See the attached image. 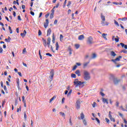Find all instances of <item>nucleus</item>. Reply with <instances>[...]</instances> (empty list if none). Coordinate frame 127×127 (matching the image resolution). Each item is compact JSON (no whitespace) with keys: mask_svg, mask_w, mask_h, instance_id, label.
Wrapping results in <instances>:
<instances>
[{"mask_svg":"<svg viewBox=\"0 0 127 127\" xmlns=\"http://www.w3.org/2000/svg\"><path fill=\"white\" fill-rule=\"evenodd\" d=\"M101 18L102 19L101 24H102V25L103 26H106L109 25V22H105L106 20V17L104 15H103V13H101Z\"/></svg>","mask_w":127,"mask_h":127,"instance_id":"3","label":"nucleus"},{"mask_svg":"<svg viewBox=\"0 0 127 127\" xmlns=\"http://www.w3.org/2000/svg\"><path fill=\"white\" fill-rule=\"evenodd\" d=\"M51 29L49 28L48 30H47V36H49V35H50L51 34Z\"/></svg>","mask_w":127,"mask_h":127,"instance_id":"16","label":"nucleus"},{"mask_svg":"<svg viewBox=\"0 0 127 127\" xmlns=\"http://www.w3.org/2000/svg\"><path fill=\"white\" fill-rule=\"evenodd\" d=\"M30 14H31V15H33V16H34V12L31 11L30 12Z\"/></svg>","mask_w":127,"mask_h":127,"instance_id":"62","label":"nucleus"},{"mask_svg":"<svg viewBox=\"0 0 127 127\" xmlns=\"http://www.w3.org/2000/svg\"><path fill=\"white\" fill-rule=\"evenodd\" d=\"M120 38H115V40L116 42H119Z\"/></svg>","mask_w":127,"mask_h":127,"instance_id":"55","label":"nucleus"},{"mask_svg":"<svg viewBox=\"0 0 127 127\" xmlns=\"http://www.w3.org/2000/svg\"><path fill=\"white\" fill-rule=\"evenodd\" d=\"M26 49H24L23 50V52H22V53H23V54H24L25 53H26Z\"/></svg>","mask_w":127,"mask_h":127,"instance_id":"49","label":"nucleus"},{"mask_svg":"<svg viewBox=\"0 0 127 127\" xmlns=\"http://www.w3.org/2000/svg\"><path fill=\"white\" fill-rule=\"evenodd\" d=\"M59 50V44L58 42H56V50L58 51Z\"/></svg>","mask_w":127,"mask_h":127,"instance_id":"21","label":"nucleus"},{"mask_svg":"<svg viewBox=\"0 0 127 127\" xmlns=\"http://www.w3.org/2000/svg\"><path fill=\"white\" fill-rule=\"evenodd\" d=\"M46 55L47 56H50V57H52V55H51L50 53H47L46 54Z\"/></svg>","mask_w":127,"mask_h":127,"instance_id":"43","label":"nucleus"},{"mask_svg":"<svg viewBox=\"0 0 127 127\" xmlns=\"http://www.w3.org/2000/svg\"><path fill=\"white\" fill-rule=\"evenodd\" d=\"M102 102H103V103L104 104L107 103V105H108V104H109V102L108 101V99L104 98H102Z\"/></svg>","mask_w":127,"mask_h":127,"instance_id":"15","label":"nucleus"},{"mask_svg":"<svg viewBox=\"0 0 127 127\" xmlns=\"http://www.w3.org/2000/svg\"><path fill=\"white\" fill-rule=\"evenodd\" d=\"M90 62L85 63L83 64V68H86L88 66V64H89Z\"/></svg>","mask_w":127,"mask_h":127,"instance_id":"26","label":"nucleus"},{"mask_svg":"<svg viewBox=\"0 0 127 127\" xmlns=\"http://www.w3.org/2000/svg\"><path fill=\"white\" fill-rule=\"evenodd\" d=\"M49 24V20L48 19L46 20V22L44 24V26L45 28H47L48 25Z\"/></svg>","mask_w":127,"mask_h":127,"instance_id":"9","label":"nucleus"},{"mask_svg":"<svg viewBox=\"0 0 127 127\" xmlns=\"http://www.w3.org/2000/svg\"><path fill=\"white\" fill-rule=\"evenodd\" d=\"M114 23L116 24V25H117V26H120V24H119V22H118L117 20H114Z\"/></svg>","mask_w":127,"mask_h":127,"instance_id":"31","label":"nucleus"},{"mask_svg":"<svg viewBox=\"0 0 127 127\" xmlns=\"http://www.w3.org/2000/svg\"><path fill=\"white\" fill-rule=\"evenodd\" d=\"M97 106V103L96 102H93V104H92L93 108H95Z\"/></svg>","mask_w":127,"mask_h":127,"instance_id":"47","label":"nucleus"},{"mask_svg":"<svg viewBox=\"0 0 127 127\" xmlns=\"http://www.w3.org/2000/svg\"><path fill=\"white\" fill-rule=\"evenodd\" d=\"M17 19L18 20L21 21V18H20V16L18 15L17 16Z\"/></svg>","mask_w":127,"mask_h":127,"instance_id":"59","label":"nucleus"},{"mask_svg":"<svg viewBox=\"0 0 127 127\" xmlns=\"http://www.w3.org/2000/svg\"><path fill=\"white\" fill-rule=\"evenodd\" d=\"M60 114L61 115V116H62V117H64V118H65V114L64 113L60 112Z\"/></svg>","mask_w":127,"mask_h":127,"instance_id":"45","label":"nucleus"},{"mask_svg":"<svg viewBox=\"0 0 127 127\" xmlns=\"http://www.w3.org/2000/svg\"><path fill=\"white\" fill-rule=\"evenodd\" d=\"M122 52H123V53H125V54H127V50L122 51Z\"/></svg>","mask_w":127,"mask_h":127,"instance_id":"63","label":"nucleus"},{"mask_svg":"<svg viewBox=\"0 0 127 127\" xmlns=\"http://www.w3.org/2000/svg\"><path fill=\"white\" fill-rule=\"evenodd\" d=\"M76 105H80L81 104V100L78 99L76 102Z\"/></svg>","mask_w":127,"mask_h":127,"instance_id":"28","label":"nucleus"},{"mask_svg":"<svg viewBox=\"0 0 127 127\" xmlns=\"http://www.w3.org/2000/svg\"><path fill=\"white\" fill-rule=\"evenodd\" d=\"M119 20H122L123 21H126V20H127V17H124L122 18H119Z\"/></svg>","mask_w":127,"mask_h":127,"instance_id":"24","label":"nucleus"},{"mask_svg":"<svg viewBox=\"0 0 127 127\" xmlns=\"http://www.w3.org/2000/svg\"><path fill=\"white\" fill-rule=\"evenodd\" d=\"M100 95H101V96H102V97H104L105 94H104V93H103L102 92H100Z\"/></svg>","mask_w":127,"mask_h":127,"instance_id":"53","label":"nucleus"},{"mask_svg":"<svg viewBox=\"0 0 127 127\" xmlns=\"http://www.w3.org/2000/svg\"><path fill=\"white\" fill-rule=\"evenodd\" d=\"M87 43L88 44H92L93 43V38L91 36L88 38L87 39Z\"/></svg>","mask_w":127,"mask_h":127,"instance_id":"6","label":"nucleus"},{"mask_svg":"<svg viewBox=\"0 0 127 127\" xmlns=\"http://www.w3.org/2000/svg\"><path fill=\"white\" fill-rule=\"evenodd\" d=\"M38 35H39V36H40V35H42V32H41V30H39Z\"/></svg>","mask_w":127,"mask_h":127,"instance_id":"41","label":"nucleus"},{"mask_svg":"<svg viewBox=\"0 0 127 127\" xmlns=\"http://www.w3.org/2000/svg\"><path fill=\"white\" fill-rule=\"evenodd\" d=\"M57 22H58V21L57 19L55 20L54 22V25H56V24H57Z\"/></svg>","mask_w":127,"mask_h":127,"instance_id":"51","label":"nucleus"},{"mask_svg":"<svg viewBox=\"0 0 127 127\" xmlns=\"http://www.w3.org/2000/svg\"><path fill=\"white\" fill-rule=\"evenodd\" d=\"M17 88H18V90H21V88H20V86L19 85V78L17 79Z\"/></svg>","mask_w":127,"mask_h":127,"instance_id":"12","label":"nucleus"},{"mask_svg":"<svg viewBox=\"0 0 127 127\" xmlns=\"http://www.w3.org/2000/svg\"><path fill=\"white\" fill-rule=\"evenodd\" d=\"M20 112H21V106L19 107V108L17 109V113H19Z\"/></svg>","mask_w":127,"mask_h":127,"instance_id":"35","label":"nucleus"},{"mask_svg":"<svg viewBox=\"0 0 127 127\" xmlns=\"http://www.w3.org/2000/svg\"><path fill=\"white\" fill-rule=\"evenodd\" d=\"M73 83L75 88H77L78 87H80V88H83L85 86L84 84H86V82H81L79 81L78 79H74L73 81Z\"/></svg>","mask_w":127,"mask_h":127,"instance_id":"1","label":"nucleus"},{"mask_svg":"<svg viewBox=\"0 0 127 127\" xmlns=\"http://www.w3.org/2000/svg\"><path fill=\"white\" fill-rule=\"evenodd\" d=\"M2 51H3V50H2V48L0 47V53H2Z\"/></svg>","mask_w":127,"mask_h":127,"instance_id":"57","label":"nucleus"},{"mask_svg":"<svg viewBox=\"0 0 127 127\" xmlns=\"http://www.w3.org/2000/svg\"><path fill=\"white\" fill-rule=\"evenodd\" d=\"M43 42L44 43V46L46 47V40H45L44 39H43Z\"/></svg>","mask_w":127,"mask_h":127,"instance_id":"33","label":"nucleus"},{"mask_svg":"<svg viewBox=\"0 0 127 127\" xmlns=\"http://www.w3.org/2000/svg\"><path fill=\"white\" fill-rule=\"evenodd\" d=\"M120 45H121L123 48H125V49H127V45H125V44L121 43Z\"/></svg>","mask_w":127,"mask_h":127,"instance_id":"13","label":"nucleus"},{"mask_svg":"<svg viewBox=\"0 0 127 127\" xmlns=\"http://www.w3.org/2000/svg\"><path fill=\"white\" fill-rule=\"evenodd\" d=\"M107 34H105V33H103L102 35V37H103V38H104V39H105V40H108V39H107Z\"/></svg>","mask_w":127,"mask_h":127,"instance_id":"20","label":"nucleus"},{"mask_svg":"<svg viewBox=\"0 0 127 127\" xmlns=\"http://www.w3.org/2000/svg\"><path fill=\"white\" fill-rule=\"evenodd\" d=\"M24 99H25L24 96H22V102H23V104H25V103H26V101H25V100Z\"/></svg>","mask_w":127,"mask_h":127,"instance_id":"29","label":"nucleus"},{"mask_svg":"<svg viewBox=\"0 0 127 127\" xmlns=\"http://www.w3.org/2000/svg\"><path fill=\"white\" fill-rule=\"evenodd\" d=\"M83 39H85L84 35H81L78 36V40H83Z\"/></svg>","mask_w":127,"mask_h":127,"instance_id":"11","label":"nucleus"},{"mask_svg":"<svg viewBox=\"0 0 127 127\" xmlns=\"http://www.w3.org/2000/svg\"><path fill=\"white\" fill-rule=\"evenodd\" d=\"M76 69H77V65H74L73 67V71H74V70H76Z\"/></svg>","mask_w":127,"mask_h":127,"instance_id":"54","label":"nucleus"},{"mask_svg":"<svg viewBox=\"0 0 127 127\" xmlns=\"http://www.w3.org/2000/svg\"><path fill=\"white\" fill-rule=\"evenodd\" d=\"M71 5V1H68L67 2V6H69Z\"/></svg>","mask_w":127,"mask_h":127,"instance_id":"52","label":"nucleus"},{"mask_svg":"<svg viewBox=\"0 0 127 127\" xmlns=\"http://www.w3.org/2000/svg\"><path fill=\"white\" fill-rule=\"evenodd\" d=\"M63 38H64L63 35L61 34L60 36V41L63 42Z\"/></svg>","mask_w":127,"mask_h":127,"instance_id":"25","label":"nucleus"},{"mask_svg":"<svg viewBox=\"0 0 127 127\" xmlns=\"http://www.w3.org/2000/svg\"><path fill=\"white\" fill-rule=\"evenodd\" d=\"M56 99V96L53 97L50 100V103H52V101H54V100H55Z\"/></svg>","mask_w":127,"mask_h":127,"instance_id":"27","label":"nucleus"},{"mask_svg":"<svg viewBox=\"0 0 127 127\" xmlns=\"http://www.w3.org/2000/svg\"><path fill=\"white\" fill-rule=\"evenodd\" d=\"M80 108V104H76V109H77V110H79Z\"/></svg>","mask_w":127,"mask_h":127,"instance_id":"38","label":"nucleus"},{"mask_svg":"<svg viewBox=\"0 0 127 127\" xmlns=\"http://www.w3.org/2000/svg\"><path fill=\"white\" fill-rule=\"evenodd\" d=\"M120 108L122 109V111L126 112V109H125L123 106H121Z\"/></svg>","mask_w":127,"mask_h":127,"instance_id":"56","label":"nucleus"},{"mask_svg":"<svg viewBox=\"0 0 127 127\" xmlns=\"http://www.w3.org/2000/svg\"><path fill=\"white\" fill-rule=\"evenodd\" d=\"M72 89H70L67 94V96H70V95H71V94H72Z\"/></svg>","mask_w":127,"mask_h":127,"instance_id":"44","label":"nucleus"},{"mask_svg":"<svg viewBox=\"0 0 127 127\" xmlns=\"http://www.w3.org/2000/svg\"><path fill=\"white\" fill-rule=\"evenodd\" d=\"M75 47L76 49H78V48L80 47V45L79 44H75Z\"/></svg>","mask_w":127,"mask_h":127,"instance_id":"39","label":"nucleus"},{"mask_svg":"<svg viewBox=\"0 0 127 127\" xmlns=\"http://www.w3.org/2000/svg\"><path fill=\"white\" fill-rule=\"evenodd\" d=\"M69 124H70V126H72V121L71 120V118H70V119H69Z\"/></svg>","mask_w":127,"mask_h":127,"instance_id":"61","label":"nucleus"},{"mask_svg":"<svg viewBox=\"0 0 127 127\" xmlns=\"http://www.w3.org/2000/svg\"><path fill=\"white\" fill-rule=\"evenodd\" d=\"M110 54H111V56H113V57L117 56V54L114 51H111L110 52Z\"/></svg>","mask_w":127,"mask_h":127,"instance_id":"17","label":"nucleus"},{"mask_svg":"<svg viewBox=\"0 0 127 127\" xmlns=\"http://www.w3.org/2000/svg\"><path fill=\"white\" fill-rule=\"evenodd\" d=\"M95 120L97 122L98 124H100L101 122H100V120H99L98 118H95Z\"/></svg>","mask_w":127,"mask_h":127,"instance_id":"46","label":"nucleus"},{"mask_svg":"<svg viewBox=\"0 0 127 127\" xmlns=\"http://www.w3.org/2000/svg\"><path fill=\"white\" fill-rule=\"evenodd\" d=\"M59 6V3H58L56 5V6H54L52 9L54 10L55 8H58V7Z\"/></svg>","mask_w":127,"mask_h":127,"instance_id":"32","label":"nucleus"},{"mask_svg":"<svg viewBox=\"0 0 127 127\" xmlns=\"http://www.w3.org/2000/svg\"><path fill=\"white\" fill-rule=\"evenodd\" d=\"M105 121L107 124H110V120L108 118H105Z\"/></svg>","mask_w":127,"mask_h":127,"instance_id":"42","label":"nucleus"},{"mask_svg":"<svg viewBox=\"0 0 127 127\" xmlns=\"http://www.w3.org/2000/svg\"><path fill=\"white\" fill-rule=\"evenodd\" d=\"M55 11V10L54 9H52L51 10V13L50 15V19H52V18H53L54 17V12Z\"/></svg>","mask_w":127,"mask_h":127,"instance_id":"8","label":"nucleus"},{"mask_svg":"<svg viewBox=\"0 0 127 127\" xmlns=\"http://www.w3.org/2000/svg\"><path fill=\"white\" fill-rule=\"evenodd\" d=\"M24 118L25 120H26V119H27V117L26 116V112H24Z\"/></svg>","mask_w":127,"mask_h":127,"instance_id":"40","label":"nucleus"},{"mask_svg":"<svg viewBox=\"0 0 127 127\" xmlns=\"http://www.w3.org/2000/svg\"><path fill=\"white\" fill-rule=\"evenodd\" d=\"M51 76H50L51 81L53 80V77H54V69H52L51 71Z\"/></svg>","mask_w":127,"mask_h":127,"instance_id":"7","label":"nucleus"},{"mask_svg":"<svg viewBox=\"0 0 127 127\" xmlns=\"http://www.w3.org/2000/svg\"><path fill=\"white\" fill-rule=\"evenodd\" d=\"M109 118L110 120V121H111V122H113V123H115L116 122V119H115V118H113V116H112V112L109 111Z\"/></svg>","mask_w":127,"mask_h":127,"instance_id":"4","label":"nucleus"},{"mask_svg":"<svg viewBox=\"0 0 127 127\" xmlns=\"http://www.w3.org/2000/svg\"><path fill=\"white\" fill-rule=\"evenodd\" d=\"M83 79L85 81H88L91 79V76H90V73L87 70H84L83 72Z\"/></svg>","mask_w":127,"mask_h":127,"instance_id":"2","label":"nucleus"},{"mask_svg":"<svg viewBox=\"0 0 127 127\" xmlns=\"http://www.w3.org/2000/svg\"><path fill=\"white\" fill-rule=\"evenodd\" d=\"M49 14H50L49 13H48V14L45 15L46 18H48V17L49 16Z\"/></svg>","mask_w":127,"mask_h":127,"instance_id":"60","label":"nucleus"},{"mask_svg":"<svg viewBox=\"0 0 127 127\" xmlns=\"http://www.w3.org/2000/svg\"><path fill=\"white\" fill-rule=\"evenodd\" d=\"M71 78H76V74H75L74 73H72L71 75Z\"/></svg>","mask_w":127,"mask_h":127,"instance_id":"37","label":"nucleus"},{"mask_svg":"<svg viewBox=\"0 0 127 127\" xmlns=\"http://www.w3.org/2000/svg\"><path fill=\"white\" fill-rule=\"evenodd\" d=\"M119 105H120V103L119 102V101H117L116 104V107H119Z\"/></svg>","mask_w":127,"mask_h":127,"instance_id":"48","label":"nucleus"},{"mask_svg":"<svg viewBox=\"0 0 127 127\" xmlns=\"http://www.w3.org/2000/svg\"><path fill=\"white\" fill-rule=\"evenodd\" d=\"M76 64L77 65V66H81V64L79 63H77Z\"/></svg>","mask_w":127,"mask_h":127,"instance_id":"64","label":"nucleus"},{"mask_svg":"<svg viewBox=\"0 0 127 127\" xmlns=\"http://www.w3.org/2000/svg\"><path fill=\"white\" fill-rule=\"evenodd\" d=\"M47 44L48 45H49V47L50 46V42H51V39L50 38V37H49L47 39Z\"/></svg>","mask_w":127,"mask_h":127,"instance_id":"19","label":"nucleus"},{"mask_svg":"<svg viewBox=\"0 0 127 127\" xmlns=\"http://www.w3.org/2000/svg\"><path fill=\"white\" fill-rule=\"evenodd\" d=\"M10 40H11L10 37H8V39H5V41H6V42H10Z\"/></svg>","mask_w":127,"mask_h":127,"instance_id":"22","label":"nucleus"},{"mask_svg":"<svg viewBox=\"0 0 127 127\" xmlns=\"http://www.w3.org/2000/svg\"><path fill=\"white\" fill-rule=\"evenodd\" d=\"M122 58H123V57H122V56H120L119 57L117 58L116 59L112 60L111 61H112V62H114V63L116 64L117 63V61H120L121 59H122Z\"/></svg>","mask_w":127,"mask_h":127,"instance_id":"5","label":"nucleus"},{"mask_svg":"<svg viewBox=\"0 0 127 127\" xmlns=\"http://www.w3.org/2000/svg\"><path fill=\"white\" fill-rule=\"evenodd\" d=\"M120 82H121V80H120V79H115L114 80V83L115 85H118V84H119V83H120Z\"/></svg>","mask_w":127,"mask_h":127,"instance_id":"10","label":"nucleus"},{"mask_svg":"<svg viewBox=\"0 0 127 127\" xmlns=\"http://www.w3.org/2000/svg\"><path fill=\"white\" fill-rule=\"evenodd\" d=\"M51 49L52 52H53V53H55V51H54L53 50V47H52V46H51Z\"/></svg>","mask_w":127,"mask_h":127,"instance_id":"50","label":"nucleus"},{"mask_svg":"<svg viewBox=\"0 0 127 127\" xmlns=\"http://www.w3.org/2000/svg\"><path fill=\"white\" fill-rule=\"evenodd\" d=\"M83 123L84 126H87V122H86V119H83Z\"/></svg>","mask_w":127,"mask_h":127,"instance_id":"36","label":"nucleus"},{"mask_svg":"<svg viewBox=\"0 0 127 127\" xmlns=\"http://www.w3.org/2000/svg\"><path fill=\"white\" fill-rule=\"evenodd\" d=\"M21 36H22V37H24V36H25V35H26V30H24L23 31V33H21L20 34Z\"/></svg>","mask_w":127,"mask_h":127,"instance_id":"14","label":"nucleus"},{"mask_svg":"<svg viewBox=\"0 0 127 127\" xmlns=\"http://www.w3.org/2000/svg\"><path fill=\"white\" fill-rule=\"evenodd\" d=\"M42 14H43V13L42 12H40L39 16V18H40V17H41V16H42Z\"/></svg>","mask_w":127,"mask_h":127,"instance_id":"58","label":"nucleus"},{"mask_svg":"<svg viewBox=\"0 0 127 127\" xmlns=\"http://www.w3.org/2000/svg\"><path fill=\"white\" fill-rule=\"evenodd\" d=\"M80 117L81 120H84V118H85V115H84V113H83V112L80 114Z\"/></svg>","mask_w":127,"mask_h":127,"instance_id":"23","label":"nucleus"},{"mask_svg":"<svg viewBox=\"0 0 127 127\" xmlns=\"http://www.w3.org/2000/svg\"><path fill=\"white\" fill-rule=\"evenodd\" d=\"M97 57V55L96 54H93L92 57V59H95Z\"/></svg>","mask_w":127,"mask_h":127,"instance_id":"30","label":"nucleus"},{"mask_svg":"<svg viewBox=\"0 0 127 127\" xmlns=\"http://www.w3.org/2000/svg\"><path fill=\"white\" fill-rule=\"evenodd\" d=\"M75 74L78 76V77H80L81 76V73H80V70H77L75 71Z\"/></svg>","mask_w":127,"mask_h":127,"instance_id":"18","label":"nucleus"},{"mask_svg":"<svg viewBox=\"0 0 127 127\" xmlns=\"http://www.w3.org/2000/svg\"><path fill=\"white\" fill-rule=\"evenodd\" d=\"M53 43H55V37H54V34L53 35V40H52Z\"/></svg>","mask_w":127,"mask_h":127,"instance_id":"34","label":"nucleus"}]
</instances>
